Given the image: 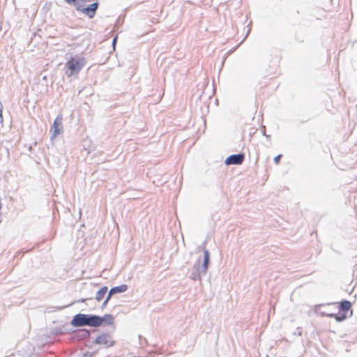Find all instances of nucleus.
Instances as JSON below:
<instances>
[{"label":"nucleus","instance_id":"f257e3e1","mask_svg":"<svg viewBox=\"0 0 357 357\" xmlns=\"http://www.w3.org/2000/svg\"><path fill=\"white\" fill-rule=\"evenodd\" d=\"M102 324V319L101 317L96 315L88 317L84 314H76L71 321V324L75 327H79L82 326L98 327Z\"/></svg>","mask_w":357,"mask_h":357},{"label":"nucleus","instance_id":"f03ea898","mask_svg":"<svg viewBox=\"0 0 357 357\" xmlns=\"http://www.w3.org/2000/svg\"><path fill=\"white\" fill-rule=\"evenodd\" d=\"M86 64L84 57H71L66 63V75L68 77L77 75Z\"/></svg>","mask_w":357,"mask_h":357},{"label":"nucleus","instance_id":"7ed1b4c3","mask_svg":"<svg viewBox=\"0 0 357 357\" xmlns=\"http://www.w3.org/2000/svg\"><path fill=\"white\" fill-rule=\"evenodd\" d=\"M333 308L337 311V313H326V315L330 317H334L337 321H342L347 317V312L351 308V304L348 301L341 303H334L331 304Z\"/></svg>","mask_w":357,"mask_h":357},{"label":"nucleus","instance_id":"20e7f679","mask_svg":"<svg viewBox=\"0 0 357 357\" xmlns=\"http://www.w3.org/2000/svg\"><path fill=\"white\" fill-rule=\"evenodd\" d=\"M96 342L98 344H102L106 347H112L114 343L112 337L107 334H102V335L98 336L96 338Z\"/></svg>","mask_w":357,"mask_h":357},{"label":"nucleus","instance_id":"39448f33","mask_svg":"<svg viewBox=\"0 0 357 357\" xmlns=\"http://www.w3.org/2000/svg\"><path fill=\"white\" fill-rule=\"evenodd\" d=\"M128 289V286L126 284H121L118 287H115L111 289V290L109 292V294L103 303V305H106L108 301L110 299L112 294H116V293H123L126 291Z\"/></svg>","mask_w":357,"mask_h":357},{"label":"nucleus","instance_id":"423d86ee","mask_svg":"<svg viewBox=\"0 0 357 357\" xmlns=\"http://www.w3.org/2000/svg\"><path fill=\"white\" fill-rule=\"evenodd\" d=\"M243 159L244 155L243 154L232 155L226 159L225 163L227 165H241Z\"/></svg>","mask_w":357,"mask_h":357},{"label":"nucleus","instance_id":"0eeeda50","mask_svg":"<svg viewBox=\"0 0 357 357\" xmlns=\"http://www.w3.org/2000/svg\"><path fill=\"white\" fill-rule=\"evenodd\" d=\"M62 115H58L53 123V137H55L60 134L62 128Z\"/></svg>","mask_w":357,"mask_h":357},{"label":"nucleus","instance_id":"6e6552de","mask_svg":"<svg viewBox=\"0 0 357 357\" xmlns=\"http://www.w3.org/2000/svg\"><path fill=\"white\" fill-rule=\"evenodd\" d=\"M98 3L97 2L96 3H93L92 4H91L89 6H88L87 8H85L82 10V12L86 14V15H88L90 18H92L94 17L95 14H96V11L98 8Z\"/></svg>","mask_w":357,"mask_h":357},{"label":"nucleus","instance_id":"1a4fd4ad","mask_svg":"<svg viewBox=\"0 0 357 357\" xmlns=\"http://www.w3.org/2000/svg\"><path fill=\"white\" fill-rule=\"evenodd\" d=\"M107 291V287H104L101 288L97 292V294L96 295V299L98 301H100L104 298V296H105Z\"/></svg>","mask_w":357,"mask_h":357},{"label":"nucleus","instance_id":"9d476101","mask_svg":"<svg viewBox=\"0 0 357 357\" xmlns=\"http://www.w3.org/2000/svg\"><path fill=\"white\" fill-rule=\"evenodd\" d=\"M209 262V253L207 250H204V266L205 271L208 268V264Z\"/></svg>","mask_w":357,"mask_h":357},{"label":"nucleus","instance_id":"9b49d317","mask_svg":"<svg viewBox=\"0 0 357 357\" xmlns=\"http://www.w3.org/2000/svg\"><path fill=\"white\" fill-rule=\"evenodd\" d=\"M102 319V322L103 321H107L108 323L109 324H112L113 322V317L110 314H106L105 316H104L103 318H101Z\"/></svg>","mask_w":357,"mask_h":357},{"label":"nucleus","instance_id":"f8f14e48","mask_svg":"<svg viewBox=\"0 0 357 357\" xmlns=\"http://www.w3.org/2000/svg\"><path fill=\"white\" fill-rule=\"evenodd\" d=\"M282 158V155L280 154L274 158V162L275 164H278L280 161V159Z\"/></svg>","mask_w":357,"mask_h":357},{"label":"nucleus","instance_id":"ddd939ff","mask_svg":"<svg viewBox=\"0 0 357 357\" xmlns=\"http://www.w3.org/2000/svg\"><path fill=\"white\" fill-rule=\"evenodd\" d=\"M68 3L72 4L76 2L77 0H65Z\"/></svg>","mask_w":357,"mask_h":357},{"label":"nucleus","instance_id":"4468645a","mask_svg":"<svg viewBox=\"0 0 357 357\" xmlns=\"http://www.w3.org/2000/svg\"><path fill=\"white\" fill-rule=\"evenodd\" d=\"M328 313H335V312H333V311H331V312H328Z\"/></svg>","mask_w":357,"mask_h":357}]
</instances>
